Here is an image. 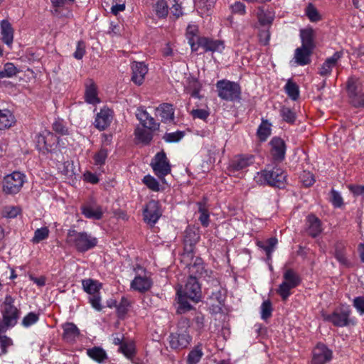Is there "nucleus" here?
<instances>
[{"label":"nucleus","instance_id":"obj_60","mask_svg":"<svg viewBox=\"0 0 364 364\" xmlns=\"http://www.w3.org/2000/svg\"><path fill=\"white\" fill-rule=\"evenodd\" d=\"M85 54V43L82 41H79L77 43L76 50L73 53L75 58L80 60Z\"/></svg>","mask_w":364,"mask_h":364},{"label":"nucleus","instance_id":"obj_62","mask_svg":"<svg viewBox=\"0 0 364 364\" xmlns=\"http://www.w3.org/2000/svg\"><path fill=\"white\" fill-rule=\"evenodd\" d=\"M196 6L199 9H205L209 11L216 0H193Z\"/></svg>","mask_w":364,"mask_h":364},{"label":"nucleus","instance_id":"obj_15","mask_svg":"<svg viewBox=\"0 0 364 364\" xmlns=\"http://www.w3.org/2000/svg\"><path fill=\"white\" fill-rule=\"evenodd\" d=\"M311 364H326L332 358V351L326 345L318 343L312 351Z\"/></svg>","mask_w":364,"mask_h":364},{"label":"nucleus","instance_id":"obj_21","mask_svg":"<svg viewBox=\"0 0 364 364\" xmlns=\"http://www.w3.org/2000/svg\"><path fill=\"white\" fill-rule=\"evenodd\" d=\"M331 254L334 256L336 260L341 265L344 267H349L350 262L346 255V244L342 241H337L333 247Z\"/></svg>","mask_w":364,"mask_h":364},{"label":"nucleus","instance_id":"obj_33","mask_svg":"<svg viewBox=\"0 0 364 364\" xmlns=\"http://www.w3.org/2000/svg\"><path fill=\"white\" fill-rule=\"evenodd\" d=\"M301 46L314 50V31L311 28L301 29L300 31Z\"/></svg>","mask_w":364,"mask_h":364},{"label":"nucleus","instance_id":"obj_55","mask_svg":"<svg viewBox=\"0 0 364 364\" xmlns=\"http://www.w3.org/2000/svg\"><path fill=\"white\" fill-rule=\"evenodd\" d=\"M199 239V236L193 231H186V235L184 238V242L186 245L189 244L191 249L190 251H192V246L195 245Z\"/></svg>","mask_w":364,"mask_h":364},{"label":"nucleus","instance_id":"obj_1","mask_svg":"<svg viewBox=\"0 0 364 364\" xmlns=\"http://www.w3.org/2000/svg\"><path fill=\"white\" fill-rule=\"evenodd\" d=\"M136 117L143 127H138L136 128L134 131L135 138L139 143L149 144L153 139L151 131L158 129L160 124L143 109H137Z\"/></svg>","mask_w":364,"mask_h":364},{"label":"nucleus","instance_id":"obj_53","mask_svg":"<svg viewBox=\"0 0 364 364\" xmlns=\"http://www.w3.org/2000/svg\"><path fill=\"white\" fill-rule=\"evenodd\" d=\"M272 307L269 300L264 301L261 306V317L266 320L272 316Z\"/></svg>","mask_w":364,"mask_h":364},{"label":"nucleus","instance_id":"obj_39","mask_svg":"<svg viewBox=\"0 0 364 364\" xmlns=\"http://www.w3.org/2000/svg\"><path fill=\"white\" fill-rule=\"evenodd\" d=\"M176 294L178 296V304L177 313L179 314H183L190 311L192 308V306L188 301V297L185 296V294H183L181 291H177Z\"/></svg>","mask_w":364,"mask_h":364},{"label":"nucleus","instance_id":"obj_51","mask_svg":"<svg viewBox=\"0 0 364 364\" xmlns=\"http://www.w3.org/2000/svg\"><path fill=\"white\" fill-rule=\"evenodd\" d=\"M142 181L150 190L155 192L160 191L159 183L153 176L146 175L144 177Z\"/></svg>","mask_w":364,"mask_h":364},{"label":"nucleus","instance_id":"obj_54","mask_svg":"<svg viewBox=\"0 0 364 364\" xmlns=\"http://www.w3.org/2000/svg\"><path fill=\"white\" fill-rule=\"evenodd\" d=\"M129 306V301L127 299L122 297L119 304L117 306L118 316L120 317L124 316L127 313Z\"/></svg>","mask_w":364,"mask_h":364},{"label":"nucleus","instance_id":"obj_48","mask_svg":"<svg viewBox=\"0 0 364 364\" xmlns=\"http://www.w3.org/2000/svg\"><path fill=\"white\" fill-rule=\"evenodd\" d=\"M280 114L284 121L289 124H294L296 120V114L289 107H282L280 109Z\"/></svg>","mask_w":364,"mask_h":364},{"label":"nucleus","instance_id":"obj_58","mask_svg":"<svg viewBox=\"0 0 364 364\" xmlns=\"http://www.w3.org/2000/svg\"><path fill=\"white\" fill-rule=\"evenodd\" d=\"M89 301L91 306L97 311H100L102 309L101 304V297L100 293L90 296Z\"/></svg>","mask_w":364,"mask_h":364},{"label":"nucleus","instance_id":"obj_36","mask_svg":"<svg viewBox=\"0 0 364 364\" xmlns=\"http://www.w3.org/2000/svg\"><path fill=\"white\" fill-rule=\"evenodd\" d=\"M190 275L200 277L205 273L204 264L200 257H196L193 263L188 265Z\"/></svg>","mask_w":364,"mask_h":364},{"label":"nucleus","instance_id":"obj_43","mask_svg":"<svg viewBox=\"0 0 364 364\" xmlns=\"http://www.w3.org/2000/svg\"><path fill=\"white\" fill-rule=\"evenodd\" d=\"M203 355L201 346H196L191 352L188 353L187 357L188 364H198Z\"/></svg>","mask_w":364,"mask_h":364},{"label":"nucleus","instance_id":"obj_59","mask_svg":"<svg viewBox=\"0 0 364 364\" xmlns=\"http://www.w3.org/2000/svg\"><path fill=\"white\" fill-rule=\"evenodd\" d=\"M107 157V151L106 149H102L94 156V161L96 165H102L105 163Z\"/></svg>","mask_w":364,"mask_h":364},{"label":"nucleus","instance_id":"obj_11","mask_svg":"<svg viewBox=\"0 0 364 364\" xmlns=\"http://www.w3.org/2000/svg\"><path fill=\"white\" fill-rule=\"evenodd\" d=\"M151 165L155 174L161 180L171 173V165L164 151L157 153Z\"/></svg>","mask_w":364,"mask_h":364},{"label":"nucleus","instance_id":"obj_30","mask_svg":"<svg viewBox=\"0 0 364 364\" xmlns=\"http://www.w3.org/2000/svg\"><path fill=\"white\" fill-rule=\"evenodd\" d=\"M257 17L262 26H269L272 23L275 15L272 10L260 6L257 9Z\"/></svg>","mask_w":364,"mask_h":364},{"label":"nucleus","instance_id":"obj_9","mask_svg":"<svg viewBox=\"0 0 364 364\" xmlns=\"http://www.w3.org/2000/svg\"><path fill=\"white\" fill-rule=\"evenodd\" d=\"M350 310L347 307L336 309L331 314H323V320L332 323L335 326L343 327L350 323Z\"/></svg>","mask_w":364,"mask_h":364},{"label":"nucleus","instance_id":"obj_8","mask_svg":"<svg viewBox=\"0 0 364 364\" xmlns=\"http://www.w3.org/2000/svg\"><path fill=\"white\" fill-rule=\"evenodd\" d=\"M192 51H198L199 48H203V52L221 53L224 48V42L220 40H213L206 37H198L196 42L189 41Z\"/></svg>","mask_w":364,"mask_h":364},{"label":"nucleus","instance_id":"obj_2","mask_svg":"<svg viewBox=\"0 0 364 364\" xmlns=\"http://www.w3.org/2000/svg\"><path fill=\"white\" fill-rule=\"evenodd\" d=\"M66 242L78 252H85L97 245V239L86 232L69 230L67 233Z\"/></svg>","mask_w":364,"mask_h":364},{"label":"nucleus","instance_id":"obj_29","mask_svg":"<svg viewBox=\"0 0 364 364\" xmlns=\"http://www.w3.org/2000/svg\"><path fill=\"white\" fill-rule=\"evenodd\" d=\"M63 338L68 343H73L80 336V330L73 323H65L63 325Z\"/></svg>","mask_w":364,"mask_h":364},{"label":"nucleus","instance_id":"obj_25","mask_svg":"<svg viewBox=\"0 0 364 364\" xmlns=\"http://www.w3.org/2000/svg\"><path fill=\"white\" fill-rule=\"evenodd\" d=\"M306 225L307 234L312 237H316L323 230L321 221L318 218L313 214L307 216Z\"/></svg>","mask_w":364,"mask_h":364},{"label":"nucleus","instance_id":"obj_52","mask_svg":"<svg viewBox=\"0 0 364 364\" xmlns=\"http://www.w3.org/2000/svg\"><path fill=\"white\" fill-rule=\"evenodd\" d=\"M39 319V314L34 312H30L22 319V325L24 327H29L36 323Z\"/></svg>","mask_w":364,"mask_h":364},{"label":"nucleus","instance_id":"obj_42","mask_svg":"<svg viewBox=\"0 0 364 364\" xmlns=\"http://www.w3.org/2000/svg\"><path fill=\"white\" fill-rule=\"evenodd\" d=\"M198 206V213H200V216L198 220H200L201 225L203 227H208L209 225V212L205 205V203L203 202H198L197 203Z\"/></svg>","mask_w":364,"mask_h":364},{"label":"nucleus","instance_id":"obj_7","mask_svg":"<svg viewBox=\"0 0 364 364\" xmlns=\"http://www.w3.org/2000/svg\"><path fill=\"white\" fill-rule=\"evenodd\" d=\"M26 181V176L19 172L13 173L4 176L2 181L3 192L9 195H14L20 192Z\"/></svg>","mask_w":364,"mask_h":364},{"label":"nucleus","instance_id":"obj_57","mask_svg":"<svg viewBox=\"0 0 364 364\" xmlns=\"http://www.w3.org/2000/svg\"><path fill=\"white\" fill-rule=\"evenodd\" d=\"M299 178L303 185L306 187L312 186L315 182L314 177L310 172L304 171Z\"/></svg>","mask_w":364,"mask_h":364},{"label":"nucleus","instance_id":"obj_26","mask_svg":"<svg viewBox=\"0 0 364 364\" xmlns=\"http://www.w3.org/2000/svg\"><path fill=\"white\" fill-rule=\"evenodd\" d=\"M112 119V112L108 108H103L100 110L95 119V126L100 131L105 130L109 126Z\"/></svg>","mask_w":364,"mask_h":364},{"label":"nucleus","instance_id":"obj_61","mask_svg":"<svg viewBox=\"0 0 364 364\" xmlns=\"http://www.w3.org/2000/svg\"><path fill=\"white\" fill-rule=\"evenodd\" d=\"M191 114L194 119L198 118L200 119L205 120L208 117L210 113L208 110L204 109H193L191 112Z\"/></svg>","mask_w":364,"mask_h":364},{"label":"nucleus","instance_id":"obj_22","mask_svg":"<svg viewBox=\"0 0 364 364\" xmlns=\"http://www.w3.org/2000/svg\"><path fill=\"white\" fill-rule=\"evenodd\" d=\"M81 212L85 218L92 220H100L104 214L102 207L95 203H87L82 205Z\"/></svg>","mask_w":364,"mask_h":364},{"label":"nucleus","instance_id":"obj_20","mask_svg":"<svg viewBox=\"0 0 364 364\" xmlns=\"http://www.w3.org/2000/svg\"><path fill=\"white\" fill-rule=\"evenodd\" d=\"M254 163V156L252 155H240L234 157L229 166L232 171H238L246 168Z\"/></svg>","mask_w":364,"mask_h":364},{"label":"nucleus","instance_id":"obj_37","mask_svg":"<svg viewBox=\"0 0 364 364\" xmlns=\"http://www.w3.org/2000/svg\"><path fill=\"white\" fill-rule=\"evenodd\" d=\"M82 285L83 290L90 296L100 293L101 289V284L92 279H82Z\"/></svg>","mask_w":364,"mask_h":364},{"label":"nucleus","instance_id":"obj_56","mask_svg":"<svg viewBox=\"0 0 364 364\" xmlns=\"http://www.w3.org/2000/svg\"><path fill=\"white\" fill-rule=\"evenodd\" d=\"M21 213V208L18 206H6L3 210V215L9 218H16Z\"/></svg>","mask_w":364,"mask_h":364},{"label":"nucleus","instance_id":"obj_14","mask_svg":"<svg viewBox=\"0 0 364 364\" xmlns=\"http://www.w3.org/2000/svg\"><path fill=\"white\" fill-rule=\"evenodd\" d=\"M347 92L350 104L355 107H364V93L358 90L356 82L350 78L347 82Z\"/></svg>","mask_w":364,"mask_h":364},{"label":"nucleus","instance_id":"obj_13","mask_svg":"<svg viewBox=\"0 0 364 364\" xmlns=\"http://www.w3.org/2000/svg\"><path fill=\"white\" fill-rule=\"evenodd\" d=\"M191 341V337L188 331L178 330L169 336V344L171 348L180 350L186 348Z\"/></svg>","mask_w":364,"mask_h":364},{"label":"nucleus","instance_id":"obj_49","mask_svg":"<svg viewBox=\"0 0 364 364\" xmlns=\"http://www.w3.org/2000/svg\"><path fill=\"white\" fill-rule=\"evenodd\" d=\"M119 351L127 358H132L135 355V346L132 342H124L122 346H119Z\"/></svg>","mask_w":364,"mask_h":364},{"label":"nucleus","instance_id":"obj_27","mask_svg":"<svg viewBox=\"0 0 364 364\" xmlns=\"http://www.w3.org/2000/svg\"><path fill=\"white\" fill-rule=\"evenodd\" d=\"M132 80L137 85H141L144 80V77L148 72V68L144 63L134 62L132 65Z\"/></svg>","mask_w":364,"mask_h":364},{"label":"nucleus","instance_id":"obj_46","mask_svg":"<svg viewBox=\"0 0 364 364\" xmlns=\"http://www.w3.org/2000/svg\"><path fill=\"white\" fill-rule=\"evenodd\" d=\"M50 230L47 227H43L38 228L34 232V235L31 240V242L34 244H38L42 240L47 239L49 236Z\"/></svg>","mask_w":364,"mask_h":364},{"label":"nucleus","instance_id":"obj_63","mask_svg":"<svg viewBox=\"0 0 364 364\" xmlns=\"http://www.w3.org/2000/svg\"><path fill=\"white\" fill-rule=\"evenodd\" d=\"M331 203L333 206L336 208H340L343 203V198L341 197V194L333 189L331 191Z\"/></svg>","mask_w":364,"mask_h":364},{"label":"nucleus","instance_id":"obj_28","mask_svg":"<svg viewBox=\"0 0 364 364\" xmlns=\"http://www.w3.org/2000/svg\"><path fill=\"white\" fill-rule=\"evenodd\" d=\"M313 53V50L305 48L299 47L294 51V60L298 65L304 66L309 65L311 60V56Z\"/></svg>","mask_w":364,"mask_h":364},{"label":"nucleus","instance_id":"obj_6","mask_svg":"<svg viewBox=\"0 0 364 364\" xmlns=\"http://www.w3.org/2000/svg\"><path fill=\"white\" fill-rule=\"evenodd\" d=\"M1 314L2 318L10 325L16 326L21 316V309L15 305V298L11 295H6L1 305Z\"/></svg>","mask_w":364,"mask_h":364},{"label":"nucleus","instance_id":"obj_10","mask_svg":"<svg viewBox=\"0 0 364 364\" xmlns=\"http://www.w3.org/2000/svg\"><path fill=\"white\" fill-rule=\"evenodd\" d=\"M177 291H181L189 299L195 302L200 301L201 298V288L196 277L190 275L184 287H180Z\"/></svg>","mask_w":364,"mask_h":364},{"label":"nucleus","instance_id":"obj_38","mask_svg":"<svg viewBox=\"0 0 364 364\" xmlns=\"http://www.w3.org/2000/svg\"><path fill=\"white\" fill-rule=\"evenodd\" d=\"M272 124L266 119H262L257 132V136L262 141H265L271 134Z\"/></svg>","mask_w":364,"mask_h":364},{"label":"nucleus","instance_id":"obj_18","mask_svg":"<svg viewBox=\"0 0 364 364\" xmlns=\"http://www.w3.org/2000/svg\"><path fill=\"white\" fill-rule=\"evenodd\" d=\"M153 282L150 277L146 274L144 275H137L132 281L131 288L140 293L148 291L152 287Z\"/></svg>","mask_w":364,"mask_h":364},{"label":"nucleus","instance_id":"obj_32","mask_svg":"<svg viewBox=\"0 0 364 364\" xmlns=\"http://www.w3.org/2000/svg\"><path fill=\"white\" fill-rule=\"evenodd\" d=\"M15 122V117L9 109H0V129H9L13 126Z\"/></svg>","mask_w":364,"mask_h":364},{"label":"nucleus","instance_id":"obj_34","mask_svg":"<svg viewBox=\"0 0 364 364\" xmlns=\"http://www.w3.org/2000/svg\"><path fill=\"white\" fill-rule=\"evenodd\" d=\"M85 99V102L89 104L96 105L100 103V100L97 96V86L93 82L86 85Z\"/></svg>","mask_w":364,"mask_h":364},{"label":"nucleus","instance_id":"obj_35","mask_svg":"<svg viewBox=\"0 0 364 364\" xmlns=\"http://www.w3.org/2000/svg\"><path fill=\"white\" fill-rule=\"evenodd\" d=\"M87 354L90 358L98 363H102L108 359L107 353L101 347L95 346L89 348L87 350Z\"/></svg>","mask_w":364,"mask_h":364},{"label":"nucleus","instance_id":"obj_44","mask_svg":"<svg viewBox=\"0 0 364 364\" xmlns=\"http://www.w3.org/2000/svg\"><path fill=\"white\" fill-rule=\"evenodd\" d=\"M284 90L287 95L292 100H296L299 97V86L296 82L289 80L285 85Z\"/></svg>","mask_w":364,"mask_h":364},{"label":"nucleus","instance_id":"obj_45","mask_svg":"<svg viewBox=\"0 0 364 364\" xmlns=\"http://www.w3.org/2000/svg\"><path fill=\"white\" fill-rule=\"evenodd\" d=\"M153 8L159 18H164L168 14V6L165 0H157Z\"/></svg>","mask_w":364,"mask_h":364},{"label":"nucleus","instance_id":"obj_41","mask_svg":"<svg viewBox=\"0 0 364 364\" xmlns=\"http://www.w3.org/2000/svg\"><path fill=\"white\" fill-rule=\"evenodd\" d=\"M277 244V239L276 237H271L267 240L265 242L263 241H257V245L265 251L267 255L270 257L272 252H273L275 246Z\"/></svg>","mask_w":364,"mask_h":364},{"label":"nucleus","instance_id":"obj_19","mask_svg":"<svg viewBox=\"0 0 364 364\" xmlns=\"http://www.w3.org/2000/svg\"><path fill=\"white\" fill-rule=\"evenodd\" d=\"M343 52L337 51L324 61L319 68L318 73L321 76L326 77L331 74L332 70L335 68L338 60L342 58Z\"/></svg>","mask_w":364,"mask_h":364},{"label":"nucleus","instance_id":"obj_31","mask_svg":"<svg viewBox=\"0 0 364 364\" xmlns=\"http://www.w3.org/2000/svg\"><path fill=\"white\" fill-rule=\"evenodd\" d=\"M206 292L211 299L218 301L219 304H222L224 300L220 283L217 279H213L211 280V287L206 289Z\"/></svg>","mask_w":364,"mask_h":364},{"label":"nucleus","instance_id":"obj_17","mask_svg":"<svg viewBox=\"0 0 364 364\" xmlns=\"http://www.w3.org/2000/svg\"><path fill=\"white\" fill-rule=\"evenodd\" d=\"M56 142V136L50 132H44L37 135L36 146L43 152L51 151Z\"/></svg>","mask_w":364,"mask_h":364},{"label":"nucleus","instance_id":"obj_16","mask_svg":"<svg viewBox=\"0 0 364 364\" xmlns=\"http://www.w3.org/2000/svg\"><path fill=\"white\" fill-rule=\"evenodd\" d=\"M270 154L274 161L281 162L285 158L286 144L284 141L277 136L273 137L269 141Z\"/></svg>","mask_w":364,"mask_h":364},{"label":"nucleus","instance_id":"obj_3","mask_svg":"<svg viewBox=\"0 0 364 364\" xmlns=\"http://www.w3.org/2000/svg\"><path fill=\"white\" fill-rule=\"evenodd\" d=\"M255 180L258 184L284 188L287 181V174L281 168L274 167L271 170L264 169L257 173Z\"/></svg>","mask_w":364,"mask_h":364},{"label":"nucleus","instance_id":"obj_23","mask_svg":"<svg viewBox=\"0 0 364 364\" xmlns=\"http://www.w3.org/2000/svg\"><path fill=\"white\" fill-rule=\"evenodd\" d=\"M0 33L1 41L9 48H11L14 42V30L11 23L6 19L0 22Z\"/></svg>","mask_w":364,"mask_h":364},{"label":"nucleus","instance_id":"obj_4","mask_svg":"<svg viewBox=\"0 0 364 364\" xmlns=\"http://www.w3.org/2000/svg\"><path fill=\"white\" fill-rule=\"evenodd\" d=\"M218 97L225 101L241 100V87L239 83L228 80H218L215 85Z\"/></svg>","mask_w":364,"mask_h":364},{"label":"nucleus","instance_id":"obj_5","mask_svg":"<svg viewBox=\"0 0 364 364\" xmlns=\"http://www.w3.org/2000/svg\"><path fill=\"white\" fill-rule=\"evenodd\" d=\"M284 281L279 284L277 292L286 301L291 294V290L301 283L299 275L292 269H287L283 274Z\"/></svg>","mask_w":364,"mask_h":364},{"label":"nucleus","instance_id":"obj_47","mask_svg":"<svg viewBox=\"0 0 364 364\" xmlns=\"http://www.w3.org/2000/svg\"><path fill=\"white\" fill-rule=\"evenodd\" d=\"M305 14L311 22H317L321 19L318 10L312 4H308L305 9Z\"/></svg>","mask_w":364,"mask_h":364},{"label":"nucleus","instance_id":"obj_64","mask_svg":"<svg viewBox=\"0 0 364 364\" xmlns=\"http://www.w3.org/2000/svg\"><path fill=\"white\" fill-rule=\"evenodd\" d=\"M353 306L360 314H364V296H358L353 299Z\"/></svg>","mask_w":364,"mask_h":364},{"label":"nucleus","instance_id":"obj_50","mask_svg":"<svg viewBox=\"0 0 364 364\" xmlns=\"http://www.w3.org/2000/svg\"><path fill=\"white\" fill-rule=\"evenodd\" d=\"M185 136L184 132L176 131L174 132L166 133L163 139L168 143H175L179 141Z\"/></svg>","mask_w":364,"mask_h":364},{"label":"nucleus","instance_id":"obj_40","mask_svg":"<svg viewBox=\"0 0 364 364\" xmlns=\"http://www.w3.org/2000/svg\"><path fill=\"white\" fill-rule=\"evenodd\" d=\"M19 70L12 63H6L4 65L2 70H0V80L3 78H11L16 76Z\"/></svg>","mask_w":364,"mask_h":364},{"label":"nucleus","instance_id":"obj_12","mask_svg":"<svg viewBox=\"0 0 364 364\" xmlns=\"http://www.w3.org/2000/svg\"><path fill=\"white\" fill-rule=\"evenodd\" d=\"M144 221L150 225H154L162 215L159 201L151 200L146 203L143 211Z\"/></svg>","mask_w":364,"mask_h":364},{"label":"nucleus","instance_id":"obj_24","mask_svg":"<svg viewBox=\"0 0 364 364\" xmlns=\"http://www.w3.org/2000/svg\"><path fill=\"white\" fill-rule=\"evenodd\" d=\"M155 114L161 117L163 123H171L174 120V109L169 103H162L155 109Z\"/></svg>","mask_w":364,"mask_h":364}]
</instances>
